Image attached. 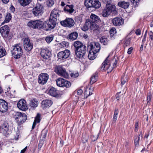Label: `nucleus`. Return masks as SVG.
Here are the masks:
<instances>
[{
  "label": "nucleus",
  "mask_w": 153,
  "mask_h": 153,
  "mask_svg": "<svg viewBox=\"0 0 153 153\" xmlns=\"http://www.w3.org/2000/svg\"><path fill=\"white\" fill-rule=\"evenodd\" d=\"M121 93V92H119L117 93L116 95V99H117V100H118L120 99V96H119V95Z\"/></svg>",
  "instance_id": "69168bd1"
},
{
  "label": "nucleus",
  "mask_w": 153,
  "mask_h": 153,
  "mask_svg": "<svg viewBox=\"0 0 153 153\" xmlns=\"http://www.w3.org/2000/svg\"><path fill=\"white\" fill-rule=\"evenodd\" d=\"M53 38L52 36H49L46 37L45 40L48 43H50L53 40Z\"/></svg>",
  "instance_id": "de8ad7c7"
},
{
  "label": "nucleus",
  "mask_w": 153,
  "mask_h": 153,
  "mask_svg": "<svg viewBox=\"0 0 153 153\" xmlns=\"http://www.w3.org/2000/svg\"><path fill=\"white\" fill-rule=\"evenodd\" d=\"M83 93V91L81 89L78 90L77 91V94L78 95H81Z\"/></svg>",
  "instance_id": "0e129e2a"
},
{
  "label": "nucleus",
  "mask_w": 153,
  "mask_h": 153,
  "mask_svg": "<svg viewBox=\"0 0 153 153\" xmlns=\"http://www.w3.org/2000/svg\"><path fill=\"white\" fill-rule=\"evenodd\" d=\"M53 102L51 100H45L42 101L41 106L43 109H46L51 106Z\"/></svg>",
  "instance_id": "6ab92c4d"
},
{
  "label": "nucleus",
  "mask_w": 153,
  "mask_h": 153,
  "mask_svg": "<svg viewBox=\"0 0 153 153\" xmlns=\"http://www.w3.org/2000/svg\"><path fill=\"white\" fill-rule=\"evenodd\" d=\"M43 21L40 20L30 21L27 23V25L29 27L34 29L40 28L42 27Z\"/></svg>",
  "instance_id": "423d86ee"
},
{
  "label": "nucleus",
  "mask_w": 153,
  "mask_h": 153,
  "mask_svg": "<svg viewBox=\"0 0 153 153\" xmlns=\"http://www.w3.org/2000/svg\"><path fill=\"white\" fill-rule=\"evenodd\" d=\"M141 30L140 29H137L135 32V33L137 35H139L141 34Z\"/></svg>",
  "instance_id": "bf43d9fd"
},
{
  "label": "nucleus",
  "mask_w": 153,
  "mask_h": 153,
  "mask_svg": "<svg viewBox=\"0 0 153 153\" xmlns=\"http://www.w3.org/2000/svg\"><path fill=\"white\" fill-rule=\"evenodd\" d=\"M118 112V111L117 110H115L113 118V121L114 122L116 121L117 119Z\"/></svg>",
  "instance_id": "49530a36"
},
{
  "label": "nucleus",
  "mask_w": 153,
  "mask_h": 153,
  "mask_svg": "<svg viewBox=\"0 0 153 153\" xmlns=\"http://www.w3.org/2000/svg\"><path fill=\"white\" fill-rule=\"evenodd\" d=\"M149 38L152 40L153 39V33L151 31L149 33Z\"/></svg>",
  "instance_id": "338daca9"
},
{
  "label": "nucleus",
  "mask_w": 153,
  "mask_h": 153,
  "mask_svg": "<svg viewBox=\"0 0 153 153\" xmlns=\"http://www.w3.org/2000/svg\"><path fill=\"white\" fill-rule=\"evenodd\" d=\"M130 43V40L129 39H127L126 40L124 45L126 46H127L128 45H129Z\"/></svg>",
  "instance_id": "4d7b16f0"
},
{
  "label": "nucleus",
  "mask_w": 153,
  "mask_h": 153,
  "mask_svg": "<svg viewBox=\"0 0 153 153\" xmlns=\"http://www.w3.org/2000/svg\"><path fill=\"white\" fill-rule=\"evenodd\" d=\"M69 74L71 76H78L79 73L77 71H70Z\"/></svg>",
  "instance_id": "a19ab883"
},
{
  "label": "nucleus",
  "mask_w": 153,
  "mask_h": 153,
  "mask_svg": "<svg viewBox=\"0 0 153 153\" xmlns=\"http://www.w3.org/2000/svg\"><path fill=\"white\" fill-rule=\"evenodd\" d=\"M27 148V146H26L24 149L22 150L20 152V153H24Z\"/></svg>",
  "instance_id": "774afa93"
},
{
  "label": "nucleus",
  "mask_w": 153,
  "mask_h": 153,
  "mask_svg": "<svg viewBox=\"0 0 153 153\" xmlns=\"http://www.w3.org/2000/svg\"><path fill=\"white\" fill-rule=\"evenodd\" d=\"M60 24L64 27L71 28L74 26L75 22L72 19L68 18L61 21Z\"/></svg>",
  "instance_id": "6e6552de"
},
{
  "label": "nucleus",
  "mask_w": 153,
  "mask_h": 153,
  "mask_svg": "<svg viewBox=\"0 0 153 153\" xmlns=\"http://www.w3.org/2000/svg\"><path fill=\"white\" fill-rule=\"evenodd\" d=\"M82 17V15H80L76 16L75 19L76 22H77L78 23L80 24L82 22L83 19Z\"/></svg>",
  "instance_id": "c03bdc74"
},
{
  "label": "nucleus",
  "mask_w": 153,
  "mask_h": 153,
  "mask_svg": "<svg viewBox=\"0 0 153 153\" xmlns=\"http://www.w3.org/2000/svg\"><path fill=\"white\" fill-rule=\"evenodd\" d=\"M118 5L119 7L125 9L128 8L129 5V2L122 1L118 3Z\"/></svg>",
  "instance_id": "4be33fe9"
},
{
  "label": "nucleus",
  "mask_w": 153,
  "mask_h": 153,
  "mask_svg": "<svg viewBox=\"0 0 153 153\" xmlns=\"http://www.w3.org/2000/svg\"><path fill=\"white\" fill-rule=\"evenodd\" d=\"M38 102L37 101L34 99L31 100H30L29 103L30 105L32 107H36L38 105Z\"/></svg>",
  "instance_id": "c9c22d12"
},
{
  "label": "nucleus",
  "mask_w": 153,
  "mask_h": 153,
  "mask_svg": "<svg viewBox=\"0 0 153 153\" xmlns=\"http://www.w3.org/2000/svg\"><path fill=\"white\" fill-rule=\"evenodd\" d=\"M86 51L87 47L85 45L84 46V49L82 48H79L75 51L76 56L79 58L82 57L86 53Z\"/></svg>",
  "instance_id": "4468645a"
},
{
  "label": "nucleus",
  "mask_w": 153,
  "mask_h": 153,
  "mask_svg": "<svg viewBox=\"0 0 153 153\" xmlns=\"http://www.w3.org/2000/svg\"><path fill=\"white\" fill-rule=\"evenodd\" d=\"M70 55V50L66 49L65 51L59 52L57 54V57L59 59H64L67 58Z\"/></svg>",
  "instance_id": "1a4fd4ad"
},
{
  "label": "nucleus",
  "mask_w": 153,
  "mask_h": 153,
  "mask_svg": "<svg viewBox=\"0 0 153 153\" xmlns=\"http://www.w3.org/2000/svg\"><path fill=\"white\" fill-rule=\"evenodd\" d=\"M54 4L53 0H47L46 1V4L48 7L52 6Z\"/></svg>",
  "instance_id": "a18cd8bd"
},
{
  "label": "nucleus",
  "mask_w": 153,
  "mask_h": 153,
  "mask_svg": "<svg viewBox=\"0 0 153 153\" xmlns=\"http://www.w3.org/2000/svg\"><path fill=\"white\" fill-rule=\"evenodd\" d=\"M100 42L104 45H106L108 44V40L106 38H102L100 39Z\"/></svg>",
  "instance_id": "3c124183"
},
{
  "label": "nucleus",
  "mask_w": 153,
  "mask_h": 153,
  "mask_svg": "<svg viewBox=\"0 0 153 153\" xmlns=\"http://www.w3.org/2000/svg\"><path fill=\"white\" fill-rule=\"evenodd\" d=\"M60 11L57 8L54 9L51 12L50 18L57 20L59 16Z\"/></svg>",
  "instance_id": "a211bd4d"
},
{
  "label": "nucleus",
  "mask_w": 153,
  "mask_h": 153,
  "mask_svg": "<svg viewBox=\"0 0 153 153\" xmlns=\"http://www.w3.org/2000/svg\"><path fill=\"white\" fill-rule=\"evenodd\" d=\"M18 107L20 110L25 111L28 109L26 101L24 99L20 100L17 104Z\"/></svg>",
  "instance_id": "2eb2a0df"
},
{
  "label": "nucleus",
  "mask_w": 153,
  "mask_h": 153,
  "mask_svg": "<svg viewBox=\"0 0 153 153\" xmlns=\"http://www.w3.org/2000/svg\"><path fill=\"white\" fill-rule=\"evenodd\" d=\"M1 128L3 130L4 133L6 134L9 130V125L8 123L4 122L1 126Z\"/></svg>",
  "instance_id": "a878e982"
},
{
  "label": "nucleus",
  "mask_w": 153,
  "mask_h": 153,
  "mask_svg": "<svg viewBox=\"0 0 153 153\" xmlns=\"http://www.w3.org/2000/svg\"><path fill=\"white\" fill-rule=\"evenodd\" d=\"M20 5L25 7L28 5L31 2V0H18Z\"/></svg>",
  "instance_id": "c85d7f7f"
},
{
  "label": "nucleus",
  "mask_w": 153,
  "mask_h": 153,
  "mask_svg": "<svg viewBox=\"0 0 153 153\" xmlns=\"http://www.w3.org/2000/svg\"><path fill=\"white\" fill-rule=\"evenodd\" d=\"M78 36L77 33L76 32H74L70 34L69 38L71 40L73 41L77 38Z\"/></svg>",
  "instance_id": "c756f323"
},
{
  "label": "nucleus",
  "mask_w": 153,
  "mask_h": 153,
  "mask_svg": "<svg viewBox=\"0 0 153 153\" xmlns=\"http://www.w3.org/2000/svg\"><path fill=\"white\" fill-rule=\"evenodd\" d=\"M111 12L114 13L115 15L117 13L114 6H109L107 7V6H106L102 10V15L104 17H107Z\"/></svg>",
  "instance_id": "7ed1b4c3"
},
{
  "label": "nucleus",
  "mask_w": 153,
  "mask_h": 153,
  "mask_svg": "<svg viewBox=\"0 0 153 153\" xmlns=\"http://www.w3.org/2000/svg\"><path fill=\"white\" fill-rule=\"evenodd\" d=\"M133 49V48L132 47L129 48L128 50V53L129 54H131Z\"/></svg>",
  "instance_id": "e2e57ef3"
},
{
  "label": "nucleus",
  "mask_w": 153,
  "mask_h": 153,
  "mask_svg": "<svg viewBox=\"0 0 153 153\" xmlns=\"http://www.w3.org/2000/svg\"><path fill=\"white\" fill-rule=\"evenodd\" d=\"M152 94L151 92H149L147 95V104L150 105V102L152 99Z\"/></svg>",
  "instance_id": "37998d69"
},
{
  "label": "nucleus",
  "mask_w": 153,
  "mask_h": 153,
  "mask_svg": "<svg viewBox=\"0 0 153 153\" xmlns=\"http://www.w3.org/2000/svg\"><path fill=\"white\" fill-rule=\"evenodd\" d=\"M50 94L53 97H56L58 96V91L55 88L52 87L49 91Z\"/></svg>",
  "instance_id": "393cba45"
},
{
  "label": "nucleus",
  "mask_w": 153,
  "mask_h": 153,
  "mask_svg": "<svg viewBox=\"0 0 153 153\" xmlns=\"http://www.w3.org/2000/svg\"><path fill=\"white\" fill-rule=\"evenodd\" d=\"M56 21L50 18L49 21H48L49 29H53L55 27L56 24ZM47 25H48V24H47Z\"/></svg>",
  "instance_id": "5701e85b"
},
{
  "label": "nucleus",
  "mask_w": 153,
  "mask_h": 153,
  "mask_svg": "<svg viewBox=\"0 0 153 153\" xmlns=\"http://www.w3.org/2000/svg\"><path fill=\"white\" fill-rule=\"evenodd\" d=\"M40 115L38 113L35 117L34 121L36 123H39L40 122Z\"/></svg>",
  "instance_id": "09e8293b"
},
{
  "label": "nucleus",
  "mask_w": 153,
  "mask_h": 153,
  "mask_svg": "<svg viewBox=\"0 0 153 153\" xmlns=\"http://www.w3.org/2000/svg\"><path fill=\"white\" fill-rule=\"evenodd\" d=\"M57 85L59 87L69 88L71 85L70 82L66 80L61 77L58 78L56 81Z\"/></svg>",
  "instance_id": "20e7f679"
},
{
  "label": "nucleus",
  "mask_w": 153,
  "mask_h": 153,
  "mask_svg": "<svg viewBox=\"0 0 153 153\" xmlns=\"http://www.w3.org/2000/svg\"><path fill=\"white\" fill-rule=\"evenodd\" d=\"M41 55L44 59H48L51 56V52L47 48L42 49Z\"/></svg>",
  "instance_id": "ddd939ff"
},
{
  "label": "nucleus",
  "mask_w": 153,
  "mask_h": 153,
  "mask_svg": "<svg viewBox=\"0 0 153 153\" xmlns=\"http://www.w3.org/2000/svg\"><path fill=\"white\" fill-rule=\"evenodd\" d=\"M62 44L65 45V47H68L69 46L68 42L66 41H63L62 42Z\"/></svg>",
  "instance_id": "680f3d73"
},
{
  "label": "nucleus",
  "mask_w": 153,
  "mask_h": 153,
  "mask_svg": "<svg viewBox=\"0 0 153 153\" xmlns=\"http://www.w3.org/2000/svg\"><path fill=\"white\" fill-rule=\"evenodd\" d=\"M92 88L91 89V88H90L89 89H87L86 87L84 92V98L86 99L89 96L92 94Z\"/></svg>",
  "instance_id": "7c9ffc66"
},
{
  "label": "nucleus",
  "mask_w": 153,
  "mask_h": 153,
  "mask_svg": "<svg viewBox=\"0 0 153 153\" xmlns=\"http://www.w3.org/2000/svg\"><path fill=\"white\" fill-rule=\"evenodd\" d=\"M116 33V29L115 28H111L110 30V36L111 38L112 39L114 38Z\"/></svg>",
  "instance_id": "4c0bfd02"
},
{
  "label": "nucleus",
  "mask_w": 153,
  "mask_h": 153,
  "mask_svg": "<svg viewBox=\"0 0 153 153\" xmlns=\"http://www.w3.org/2000/svg\"><path fill=\"white\" fill-rule=\"evenodd\" d=\"M11 18V14L9 13H7L5 16V19L4 21L1 23V25H4L5 23L8 22L10 20Z\"/></svg>",
  "instance_id": "473e14b6"
},
{
  "label": "nucleus",
  "mask_w": 153,
  "mask_h": 153,
  "mask_svg": "<svg viewBox=\"0 0 153 153\" xmlns=\"http://www.w3.org/2000/svg\"><path fill=\"white\" fill-rule=\"evenodd\" d=\"M49 76V75H48L46 73H42L39 76Z\"/></svg>",
  "instance_id": "052dcab7"
},
{
  "label": "nucleus",
  "mask_w": 153,
  "mask_h": 153,
  "mask_svg": "<svg viewBox=\"0 0 153 153\" xmlns=\"http://www.w3.org/2000/svg\"><path fill=\"white\" fill-rule=\"evenodd\" d=\"M88 58L91 60L94 59L97 57V53L90 51L88 54Z\"/></svg>",
  "instance_id": "f704fd0d"
},
{
  "label": "nucleus",
  "mask_w": 153,
  "mask_h": 153,
  "mask_svg": "<svg viewBox=\"0 0 153 153\" xmlns=\"http://www.w3.org/2000/svg\"><path fill=\"white\" fill-rule=\"evenodd\" d=\"M98 77H91L90 78V84L92 85L94 83L97 81Z\"/></svg>",
  "instance_id": "8fccbe9b"
},
{
  "label": "nucleus",
  "mask_w": 153,
  "mask_h": 153,
  "mask_svg": "<svg viewBox=\"0 0 153 153\" xmlns=\"http://www.w3.org/2000/svg\"><path fill=\"white\" fill-rule=\"evenodd\" d=\"M135 131H138V122H137L135 124Z\"/></svg>",
  "instance_id": "13d9d810"
},
{
  "label": "nucleus",
  "mask_w": 153,
  "mask_h": 153,
  "mask_svg": "<svg viewBox=\"0 0 153 153\" xmlns=\"http://www.w3.org/2000/svg\"><path fill=\"white\" fill-rule=\"evenodd\" d=\"M24 47L26 51H29L32 49L33 44L30 42L29 39L25 38L24 41Z\"/></svg>",
  "instance_id": "9b49d317"
},
{
  "label": "nucleus",
  "mask_w": 153,
  "mask_h": 153,
  "mask_svg": "<svg viewBox=\"0 0 153 153\" xmlns=\"http://www.w3.org/2000/svg\"><path fill=\"white\" fill-rule=\"evenodd\" d=\"M44 139H41L39 140V143L38 146V148H41L42 147L44 142Z\"/></svg>",
  "instance_id": "864d4df0"
},
{
  "label": "nucleus",
  "mask_w": 153,
  "mask_h": 153,
  "mask_svg": "<svg viewBox=\"0 0 153 153\" xmlns=\"http://www.w3.org/2000/svg\"><path fill=\"white\" fill-rule=\"evenodd\" d=\"M112 23L114 26H120L124 24V19L121 17H115L111 20Z\"/></svg>",
  "instance_id": "dca6fc26"
},
{
  "label": "nucleus",
  "mask_w": 153,
  "mask_h": 153,
  "mask_svg": "<svg viewBox=\"0 0 153 153\" xmlns=\"http://www.w3.org/2000/svg\"><path fill=\"white\" fill-rule=\"evenodd\" d=\"M43 24L42 25V27L40 28H43L44 29L46 30H48L49 28L48 25H47V24L48 25V22H43Z\"/></svg>",
  "instance_id": "58836bf2"
},
{
  "label": "nucleus",
  "mask_w": 153,
  "mask_h": 153,
  "mask_svg": "<svg viewBox=\"0 0 153 153\" xmlns=\"http://www.w3.org/2000/svg\"><path fill=\"white\" fill-rule=\"evenodd\" d=\"M43 5L41 4L38 3L32 9V12L34 16L39 17L42 15L43 13Z\"/></svg>",
  "instance_id": "f03ea898"
},
{
  "label": "nucleus",
  "mask_w": 153,
  "mask_h": 153,
  "mask_svg": "<svg viewBox=\"0 0 153 153\" xmlns=\"http://www.w3.org/2000/svg\"><path fill=\"white\" fill-rule=\"evenodd\" d=\"M93 1L92 7L98 9L101 7V3L98 0H93Z\"/></svg>",
  "instance_id": "72a5a7b5"
},
{
  "label": "nucleus",
  "mask_w": 153,
  "mask_h": 153,
  "mask_svg": "<svg viewBox=\"0 0 153 153\" xmlns=\"http://www.w3.org/2000/svg\"><path fill=\"white\" fill-rule=\"evenodd\" d=\"M88 22L93 23H97L100 22L101 21L99 17L96 15L92 13L89 19L87 20Z\"/></svg>",
  "instance_id": "aec40b11"
},
{
  "label": "nucleus",
  "mask_w": 153,
  "mask_h": 153,
  "mask_svg": "<svg viewBox=\"0 0 153 153\" xmlns=\"http://www.w3.org/2000/svg\"><path fill=\"white\" fill-rule=\"evenodd\" d=\"M93 0H85L84 1L85 5L86 7L89 8L92 7Z\"/></svg>",
  "instance_id": "2f4dec72"
},
{
  "label": "nucleus",
  "mask_w": 153,
  "mask_h": 153,
  "mask_svg": "<svg viewBox=\"0 0 153 153\" xmlns=\"http://www.w3.org/2000/svg\"><path fill=\"white\" fill-rule=\"evenodd\" d=\"M128 81V79L127 77H122L121 79V83L122 85H123L126 82Z\"/></svg>",
  "instance_id": "603ef678"
},
{
  "label": "nucleus",
  "mask_w": 153,
  "mask_h": 153,
  "mask_svg": "<svg viewBox=\"0 0 153 153\" xmlns=\"http://www.w3.org/2000/svg\"><path fill=\"white\" fill-rule=\"evenodd\" d=\"M6 54V52L4 48H1L0 49V58L3 57Z\"/></svg>",
  "instance_id": "79ce46f5"
},
{
  "label": "nucleus",
  "mask_w": 153,
  "mask_h": 153,
  "mask_svg": "<svg viewBox=\"0 0 153 153\" xmlns=\"http://www.w3.org/2000/svg\"><path fill=\"white\" fill-rule=\"evenodd\" d=\"M11 51L12 55L15 58H19L23 53L22 45L20 43L15 45L12 47Z\"/></svg>",
  "instance_id": "f257e3e1"
},
{
  "label": "nucleus",
  "mask_w": 153,
  "mask_h": 153,
  "mask_svg": "<svg viewBox=\"0 0 153 153\" xmlns=\"http://www.w3.org/2000/svg\"><path fill=\"white\" fill-rule=\"evenodd\" d=\"M81 42L79 41H76L74 42V46L75 48V51H76L79 48H82L84 49V46Z\"/></svg>",
  "instance_id": "412c9836"
},
{
  "label": "nucleus",
  "mask_w": 153,
  "mask_h": 153,
  "mask_svg": "<svg viewBox=\"0 0 153 153\" xmlns=\"http://www.w3.org/2000/svg\"><path fill=\"white\" fill-rule=\"evenodd\" d=\"M15 118L21 124L24 123L27 119L26 114L23 113L18 112L16 113Z\"/></svg>",
  "instance_id": "39448f33"
},
{
  "label": "nucleus",
  "mask_w": 153,
  "mask_h": 153,
  "mask_svg": "<svg viewBox=\"0 0 153 153\" xmlns=\"http://www.w3.org/2000/svg\"><path fill=\"white\" fill-rule=\"evenodd\" d=\"M10 31V28L7 25H4L0 28V33L3 37L7 38Z\"/></svg>",
  "instance_id": "9d476101"
},
{
  "label": "nucleus",
  "mask_w": 153,
  "mask_h": 153,
  "mask_svg": "<svg viewBox=\"0 0 153 153\" xmlns=\"http://www.w3.org/2000/svg\"><path fill=\"white\" fill-rule=\"evenodd\" d=\"M90 23L88 22L87 20L86 21L85 24L82 27V30L84 31H86L88 30L89 28V24Z\"/></svg>",
  "instance_id": "ea45409f"
},
{
  "label": "nucleus",
  "mask_w": 153,
  "mask_h": 153,
  "mask_svg": "<svg viewBox=\"0 0 153 153\" xmlns=\"http://www.w3.org/2000/svg\"><path fill=\"white\" fill-rule=\"evenodd\" d=\"M8 109V103L3 100L0 99V111L6 112Z\"/></svg>",
  "instance_id": "f3484780"
},
{
  "label": "nucleus",
  "mask_w": 153,
  "mask_h": 153,
  "mask_svg": "<svg viewBox=\"0 0 153 153\" xmlns=\"http://www.w3.org/2000/svg\"><path fill=\"white\" fill-rule=\"evenodd\" d=\"M48 77H38V82L41 85H44L46 83Z\"/></svg>",
  "instance_id": "bb28decb"
},
{
  "label": "nucleus",
  "mask_w": 153,
  "mask_h": 153,
  "mask_svg": "<svg viewBox=\"0 0 153 153\" xmlns=\"http://www.w3.org/2000/svg\"><path fill=\"white\" fill-rule=\"evenodd\" d=\"M54 71L59 76H69L65 69L60 65H57L55 67Z\"/></svg>",
  "instance_id": "0eeeda50"
},
{
  "label": "nucleus",
  "mask_w": 153,
  "mask_h": 153,
  "mask_svg": "<svg viewBox=\"0 0 153 153\" xmlns=\"http://www.w3.org/2000/svg\"><path fill=\"white\" fill-rule=\"evenodd\" d=\"M89 46L90 47V51L96 53L99 52L100 49V44L98 42L91 43Z\"/></svg>",
  "instance_id": "f8f14e48"
},
{
  "label": "nucleus",
  "mask_w": 153,
  "mask_h": 153,
  "mask_svg": "<svg viewBox=\"0 0 153 153\" xmlns=\"http://www.w3.org/2000/svg\"><path fill=\"white\" fill-rule=\"evenodd\" d=\"M97 23L91 22L89 24V28L93 30H97L98 28V25Z\"/></svg>",
  "instance_id": "e433bc0d"
},
{
  "label": "nucleus",
  "mask_w": 153,
  "mask_h": 153,
  "mask_svg": "<svg viewBox=\"0 0 153 153\" xmlns=\"http://www.w3.org/2000/svg\"><path fill=\"white\" fill-rule=\"evenodd\" d=\"M110 67V65L109 63L108 60L107 59L102 63L101 67V69L103 70H108Z\"/></svg>",
  "instance_id": "b1692460"
},
{
  "label": "nucleus",
  "mask_w": 153,
  "mask_h": 153,
  "mask_svg": "<svg viewBox=\"0 0 153 153\" xmlns=\"http://www.w3.org/2000/svg\"><path fill=\"white\" fill-rule=\"evenodd\" d=\"M73 8L74 6L72 4L70 5H67L65 7L64 10L70 13H72L73 12L74 10Z\"/></svg>",
  "instance_id": "cd10ccee"
},
{
  "label": "nucleus",
  "mask_w": 153,
  "mask_h": 153,
  "mask_svg": "<svg viewBox=\"0 0 153 153\" xmlns=\"http://www.w3.org/2000/svg\"><path fill=\"white\" fill-rule=\"evenodd\" d=\"M140 139L139 138H136L134 139V144L136 146H138L139 144V140Z\"/></svg>",
  "instance_id": "5fc2aeb1"
},
{
  "label": "nucleus",
  "mask_w": 153,
  "mask_h": 153,
  "mask_svg": "<svg viewBox=\"0 0 153 153\" xmlns=\"http://www.w3.org/2000/svg\"><path fill=\"white\" fill-rule=\"evenodd\" d=\"M46 132L44 133L43 131H42L41 138L42 137V139H44V140H45V138L46 137Z\"/></svg>",
  "instance_id": "6e6d98bb"
}]
</instances>
